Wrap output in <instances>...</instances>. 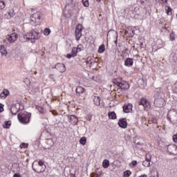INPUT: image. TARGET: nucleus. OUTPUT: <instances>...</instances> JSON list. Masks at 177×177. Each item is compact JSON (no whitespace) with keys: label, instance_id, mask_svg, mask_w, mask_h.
<instances>
[{"label":"nucleus","instance_id":"1","mask_svg":"<svg viewBox=\"0 0 177 177\" xmlns=\"http://www.w3.org/2000/svg\"><path fill=\"white\" fill-rule=\"evenodd\" d=\"M17 118L21 124H24L25 125L27 124H30L31 113L26 111H22L18 113Z\"/></svg>","mask_w":177,"mask_h":177},{"label":"nucleus","instance_id":"2","mask_svg":"<svg viewBox=\"0 0 177 177\" xmlns=\"http://www.w3.org/2000/svg\"><path fill=\"white\" fill-rule=\"evenodd\" d=\"M113 84H115V85H117V86H119L120 89H123L124 91H127L129 89V84L122 80V79L121 78L113 79Z\"/></svg>","mask_w":177,"mask_h":177},{"label":"nucleus","instance_id":"3","mask_svg":"<svg viewBox=\"0 0 177 177\" xmlns=\"http://www.w3.org/2000/svg\"><path fill=\"white\" fill-rule=\"evenodd\" d=\"M39 32H37L35 30L26 33L24 35V39H27V41L32 40V42H35V39H39Z\"/></svg>","mask_w":177,"mask_h":177},{"label":"nucleus","instance_id":"4","mask_svg":"<svg viewBox=\"0 0 177 177\" xmlns=\"http://www.w3.org/2000/svg\"><path fill=\"white\" fill-rule=\"evenodd\" d=\"M30 24L35 27L41 24V12H37L30 16Z\"/></svg>","mask_w":177,"mask_h":177},{"label":"nucleus","instance_id":"5","mask_svg":"<svg viewBox=\"0 0 177 177\" xmlns=\"http://www.w3.org/2000/svg\"><path fill=\"white\" fill-rule=\"evenodd\" d=\"M46 169V166L44 161L39 160L38 164L34 167H32V170L37 174H41V172H44Z\"/></svg>","mask_w":177,"mask_h":177},{"label":"nucleus","instance_id":"6","mask_svg":"<svg viewBox=\"0 0 177 177\" xmlns=\"http://www.w3.org/2000/svg\"><path fill=\"white\" fill-rule=\"evenodd\" d=\"M167 119L171 124H175L177 122V113L175 111H169L167 113Z\"/></svg>","mask_w":177,"mask_h":177},{"label":"nucleus","instance_id":"7","mask_svg":"<svg viewBox=\"0 0 177 177\" xmlns=\"http://www.w3.org/2000/svg\"><path fill=\"white\" fill-rule=\"evenodd\" d=\"M82 30H84L82 25L79 24L76 26L75 37L77 41H80V39H81V37H82Z\"/></svg>","mask_w":177,"mask_h":177},{"label":"nucleus","instance_id":"8","mask_svg":"<svg viewBox=\"0 0 177 177\" xmlns=\"http://www.w3.org/2000/svg\"><path fill=\"white\" fill-rule=\"evenodd\" d=\"M167 151L171 155V156H177V146L175 144H170L167 145Z\"/></svg>","mask_w":177,"mask_h":177},{"label":"nucleus","instance_id":"9","mask_svg":"<svg viewBox=\"0 0 177 177\" xmlns=\"http://www.w3.org/2000/svg\"><path fill=\"white\" fill-rule=\"evenodd\" d=\"M17 38H19V35L16 32L6 36V39L10 42V44H13V42L17 41Z\"/></svg>","mask_w":177,"mask_h":177},{"label":"nucleus","instance_id":"10","mask_svg":"<svg viewBox=\"0 0 177 177\" xmlns=\"http://www.w3.org/2000/svg\"><path fill=\"white\" fill-rule=\"evenodd\" d=\"M140 105L143 106L145 110L150 109V102H149V101L145 97L141 98Z\"/></svg>","mask_w":177,"mask_h":177},{"label":"nucleus","instance_id":"11","mask_svg":"<svg viewBox=\"0 0 177 177\" xmlns=\"http://www.w3.org/2000/svg\"><path fill=\"white\" fill-rule=\"evenodd\" d=\"M120 128L124 129L128 128V122H127V118H120L118 122Z\"/></svg>","mask_w":177,"mask_h":177},{"label":"nucleus","instance_id":"12","mask_svg":"<svg viewBox=\"0 0 177 177\" xmlns=\"http://www.w3.org/2000/svg\"><path fill=\"white\" fill-rule=\"evenodd\" d=\"M133 108V105L132 104H126L123 106L124 113H132V109Z\"/></svg>","mask_w":177,"mask_h":177},{"label":"nucleus","instance_id":"13","mask_svg":"<svg viewBox=\"0 0 177 177\" xmlns=\"http://www.w3.org/2000/svg\"><path fill=\"white\" fill-rule=\"evenodd\" d=\"M55 68L59 71V73H64V71H66V66L64 65V64H57L55 65Z\"/></svg>","mask_w":177,"mask_h":177},{"label":"nucleus","instance_id":"14","mask_svg":"<svg viewBox=\"0 0 177 177\" xmlns=\"http://www.w3.org/2000/svg\"><path fill=\"white\" fill-rule=\"evenodd\" d=\"M154 104H156L157 107H161V106H164V99L156 98L154 100Z\"/></svg>","mask_w":177,"mask_h":177},{"label":"nucleus","instance_id":"15","mask_svg":"<svg viewBox=\"0 0 177 177\" xmlns=\"http://www.w3.org/2000/svg\"><path fill=\"white\" fill-rule=\"evenodd\" d=\"M68 120H70L71 124H73V125H77V124H78V118H76L75 115H71L68 117Z\"/></svg>","mask_w":177,"mask_h":177},{"label":"nucleus","instance_id":"16","mask_svg":"<svg viewBox=\"0 0 177 177\" xmlns=\"http://www.w3.org/2000/svg\"><path fill=\"white\" fill-rule=\"evenodd\" d=\"M124 66H127V67H132V66H133V59L127 58L124 62Z\"/></svg>","mask_w":177,"mask_h":177},{"label":"nucleus","instance_id":"17","mask_svg":"<svg viewBox=\"0 0 177 177\" xmlns=\"http://www.w3.org/2000/svg\"><path fill=\"white\" fill-rule=\"evenodd\" d=\"M134 143L138 149H142L143 147V139L140 138L139 140H135Z\"/></svg>","mask_w":177,"mask_h":177},{"label":"nucleus","instance_id":"18","mask_svg":"<svg viewBox=\"0 0 177 177\" xmlns=\"http://www.w3.org/2000/svg\"><path fill=\"white\" fill-rule=\"evenodd\" d=\"M19 108H17V105H12L11 107H10V112H11V114H12L13 115H16V114H17V113H19Z\"/></svg>","mask_w":177,"mask_h":177},{"label":"nucleus","instance_id":"19","mask_svg":"<svg viewBox=\"0 0 177 177\" xmlns=\"http://www.w3.org/2000/svg\"><path fill=\"white\" fill-rule=\"evenodd\" d=\"M9 96V91L8 89H4L1 93H0V97L1 99H5L6 97Z\"/></svg>","mask_w":177,"mask_h":177},{"label":"nucleus","instance_id":"20","mask_svg":"<svg viewBox=\"0 0 177 177\" xmlns=\"http://www.w3.org/2000/svg\"><path fill=\"white\" fill-rule=\"evenodd\" d=\"M0 53H1L2 56H6L8 55V51L6 50V48H5V46H0Z\"/></svg>","mask_w":177,"mask_h":177},{"label":"nucleus","instance_id":"21","mask_svg":"<svg viewBox=\"0 0 177 177\" xmlns=\"http://www.w3.org/2000/svg\"><path fill=\"white\" fill-rule=\"evenodd\" d=\"M109 118L110 120H115L117 118V115L115 114V112L111 111L108 113Z\"/></svg>","mask_w":177,"mask_h":177},{"label":"nucleus","instance_id":"22","mask_svg":"<svg viewBox=\"0 0 177 177\" xmlns=\"http://www.w3.org/2000/svg\"><path fill=\"white\" fill-rule=\"evenodd\" d=\"M10 125H12V122L10 121H6L3 124V128H6V129H9V128H10Z\"/></svg>","mask_w":177,"mask_h":177},{"label":"nucleus","instance_id":"23","mask_svg":"<svg viewBox=\"0 0 177 177\" xmlns=\"http://www.w3.org/2000/svg\"><path fill=\"white\" fill-rule=\"evenodd\" d=\"M102 167L103 168H107L108 167H110V161L109 160L105 159L102 162Z\"/></svg>","mask_w":177,"mask_h":177},{"label":"nucleus","instance_id":"24","mask_svg":"<svg viewBox=\"0 0 177 177\" xmlns=\"http://www.w3.org/2000/svg\"><path fill=\"white\" fill-rule=\"evenodd\" d=\"M104 50H106V47L104 46V44H102L99 46L98 53H104Z\"/></svg>","mask_w":177,"mask_h":177},{"label":"nucleus","instance_id":"25","mask_svg":"<svg viewBox=\"0 0 177 177\" xmlns=\"http://www.w3.org/2000/svg\"><path fill=\"white\" fill-rule=\"evenodd\" d=\"M165 10H166L167 15H168L169 16H170V15H172V8L169 6H167L165 7Z\"/></svg>","mask_w":177,"mask_h":177},{"label":"nucleus","instance_id":"26","mask_svg":"<svg viewBox=\"0 0 177 177\" xmlns=\"http://www.w3.org/2000/svg\"><path fill=\"white\" fill-rule=\"evenodd\" d=\"M94 103L95 106H100V97H95Z\"/></svg>","mask_w":177,"mask_h":177},{"label":"nucleus","instance_id":"27","mask_svg":"<svg viewBox=\"0 0 177 177\" xmlns=\"http://www.w3.org/2000/svg\"><path fill=\"white\" fill-rule=\"evenodd\" d=\"M77 53H78V51L77 50V47H73V48H72V50H71V54H72L73 56L74 57H75L77 56Z\"/></svg>","mask_w":177,"mask_h":177},{"label":"nucleus","instance_id":"28","mask_svg":"<svg viewBox=\"0 0 177 177\" xmlns=\"http://www.w3.org/2000/svg\"><path fill=\"white\" fill-rule=\"evenodd\" d=\"M80 145H82V146H85L86 143V137H82L80 140Z\"/></svg>","mask_w":177,"mask_h":177},{"label":"nucleus","instance_id":"29","mask_svg":"<svg viewBox=\"0 0 177 177\" xmlns=\"http://www.w3.org/2000/svg\"><path fill=\"white\" fill-rule=\"evenodd\" d=\"M84 88L81 87V86H77L76 88V93H84Z\"/></svg>","mask_w":177,"mask_h":177},{"label":"nucleus","instance_id":"30","mask_svg":"<svg viewBox=\"0 0 177 177\" xmlns=\"http://www.w3.org/2000/svg\"><path fill=\"white\" fill-rule=\"evenodd\" d=\"M76 50H77V53L82 52V50H84V46L82 44H78L76 47Z\"/></svg>","mask_w":177,"mask_h":177},{"label":"nucleus","instance_id":"31","mask_svg":"<svg viewBox=\"0 0 177 177\" xmlns=\"http://www.w3.org/2000/svg\"><path fill=\"white\" fill-rule=\"evenodd\" d=\"M82 2L83 3L84 6H85L86 8L89 7V1L88 0H82Z\"/></svg>","mask_w":177,"mask_h":177},{"label":"nucleus","instance_id":"32","mask_svg":"<svg viewBox=\"0 0 177 177\" xmlns=\"http://www.w3.org/2000/svg\"><path fill=\"white\" fill-rule=\"evenodd\" d=\"M142 165H143V167H145L146 168H149V167H150V162L144 160L142 162Z\"/></svg>","mask_w":177,"mask_h":177},{"label":"nucleus","instance_id":"33","mask_svg":"<svg viewBox=\"0 0 177 177\" xmlns=\"http://www.w3.org/2000/svg\"><path fill=\"white\" fill-rule=\"evenodd\" d=\"M50 29L49 28H46L44 31V35H49L50 34Z\"/></svg>","mask_w":177,"mask_h":177},{"label":"nucleus","instance_id":"34","mask_svg":"<svg viewBox=\"0 0 177 177\" xmlns=\"http://www.w3.org/2000/svg\"><path fill=\"white\" fill-rule=\"evenodd\" d=\"M131 174H132V172H131V171L126 170L125 171H124V177H129V176H131Z\"/></svg>","mask_w":177,"mask_h":177},{"label":"nucleus","instance_id":"35","mask_svg":"<svg viewBox=\"0 0 177 177\" xmlns=\"http://www.w3.org/2000/svg\"><path fill=\"white\" fill-rule=\"evenodd\" d=\"M37 110H38L41 114H44V108L41 106H36Z\"/></svg>","mask_w":177,"mask_h":177},{"label":"nucleus","instance_id":"36","mask_svg":"<svg viewBox=\"0 0 177 177\" xmlns=\"http://www.w3.org/2000/svg\"><path fill=\"white\" fill-rule=\"evenodd\" d=\"M130 167H136V165H138V161L136 160H133L131 163H130Z\"/></svg>","mask_w":177,"mask_h":177},{"label":"nucleus","instance_id":"37","mask_svg":"<svg viewBox=\"0 0 177 177\" xmlns=\"http://www.w3.org/2000/svg\"><path fill=\"white\" fill-rule=\"evenodd\" d=\"M0 9H5V2L0 1Z\"/></svg>","mask_w":177,"mask_h":177},{"label":"nucleus","instance_id":"38","mask_svg":"<svg viewBox=\"0 0 177 177\" xmlns=\"http://www.w3.org/2000/svg\"><path fill=\"white\" fill-rule=\"evenodd\" d=\"M8 15L10 17H13L15 16V11H13V10H10Z\"/></svg>","mask_w":177,"mask_h":177},{"label":"nucleus","instance_id":"39","mask_svg":"<svg viewBox=\"0 0 177 177\" xmlns=\"http://www.w3.org/2000/svg\"><path fill=\"white\" fill-rule=\"evenodd\" d=\"M169 37L171 41H174L175 39V34L174 32L171 33Z\"/></svg>","mask_w":177,"mask_h":177},{"label":"nucleus","instance_id":"40","mask_svg":"<svg viewBox=\"0 0 177 177\" xmlns=\"http://www.w3.org/2000/svg\"><path fill=\"white\" fill-rule=\"evenodd\" d=\"M86 120H87V121H91L92 120V115L88 114L86 116Z\"/></svg>","mask_w":177,"mask_h":177},{"label":"nucleus","instance_id":"41","mask_svg":"<svg viewBox=\"0 0 177 177\" xmlns=\"http://www.w3.org/2000/svg\"><path fill=\"white\" fill-rule=\"evenodd\" d=\"M3 104L0 103V113H2L3 111Z\"/></svg>","mask_w":177,"mask_h":177},{"label":"nucleus","instance_id":"42","mask_svg":"<svg viewBox=\"0 0 177 177\" xmlns=\"http://www.w3.org/2000/svg\"><path fill=\"white\" fill-rule=\"evenodd\" d=\"M66 57L68 58V59H71V57H74V56L71 54V53H69V54H68L67 55H66Z\"/></svg>","mask_w":177,"mask_h":177},{"label":"nucleus","instance_id":"43","mask_svg":"<svg viewBox=\"0 0 177 177\" xmlns=\"http://www.w3.org/2000/svg\"><path fill=\"white\" fill-rule=\"evenodd\" d=\"M13 177H21V175L19 173H15L14 174Z\"/></svg>","mask_w":177,"mask_h":177},{"label":"nucleus","instance_id":"44","mask_svg":"<svg viewBox=\"0 0 177 177\" xmlns=\"http://www.w3.org/2000/svg\"><path fill=\"white\" fill-rule=\"evenodd\" d=\"M145 161H148V162H150L151 161V159H150L149 158H146Z\"/></svg>","mask_w":177,"mask_h":177},{"label":"nucleus","instance_id":"45","mask_svg":"<svg viewBox=\"0 0 177 177\" xmlns=\"http://www.w3.org/2000/svg\"><path fill=\"white\" fill-rule=\"evenodd\" d=\"M162 3H167L168 2V0H161Z\"/></svg>","mask_w":177,"mask_h":177},{"label":"nucleus","instance_id":"46","mask_svg":"<svg viewBox=\"0 0 177 177\" xmlns=\"http://www.w3.org/2000/svg\"><path fill=\"white\" fill-rule=\"evenodd\" d=\"M118 38V36L116 37V39L115 40V44L117 45V43L118 42V40L117 39Z\"/></svg>","mask_w":177,"mask_h":177},{"label":"nucleus","instance_id":"47","mask_svg":"<svg viewBox=\"0 0 177 177\" xmlns=\"http://www.w3.org/2000/svg\"><path fill=\"white\" fill-rule=\"evenodd\" d=\"M138 177H147V175L146 174H142L141 176H139Z\"/></svg>","mask_w":177,"mask_h":177},{"label":"nucleus","instance_id":"48","mask_svg":"<svg viewBox=\"0 0 177 177\" xmlns=\"http://www.w3.org/2000/svg\"><path fill=\"white\" fill-rule=\"evenodd\" d=\"M140 46H141V48H143V42L140 43Z\"/></svg>","mask_w":177,"mask_h":177},{"label":"nucleus","instance_id":"49","mask_svg":"<svg viewBox=\"0 0 177 177\" xmlns=\"http://www.w3.org/2000/svg\"><path fill=\"white\" fill-rule=\"evenodd\" d=\"M100 175L96 174V177H100Z\"/></svg>","mask_w":177,"mask_h":177},{"label":"nucleus","instance_id":"50","mask_svg":"<svg viewBox=\"0 0 177 177\" xmlns=\"http://www.w3.org/2000/svg\"><path fill=\"white\" fill-rule=\"evenodd\" d=\"M100 1H102V0H97V2H100Z\"/></svg>","mask_w":177,"mask_h":177},{"label":"nucleus","instance_id":"51","mask_svg":"<svg viewBox=\"0 0 177 177\" xmlns=\"http://www.w3.org/2000/svg\"><path fill=\"white\" fill-rule=\"evenodd\" d=\"M133 34H135V33H133Z\"/></svg>","mask_w":177,"mask_h":177}]
</instances>
